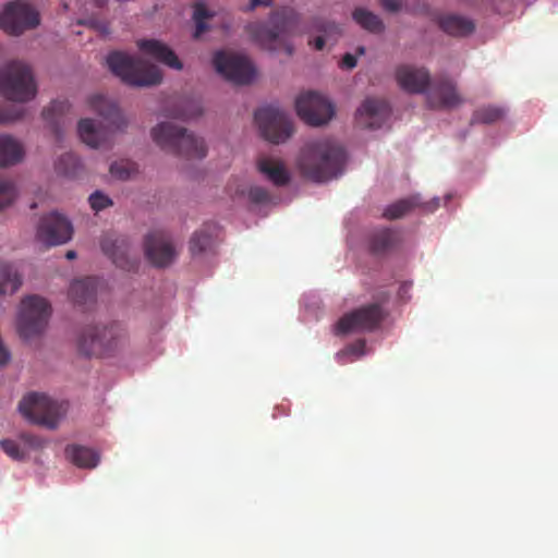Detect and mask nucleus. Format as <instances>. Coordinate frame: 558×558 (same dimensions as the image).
<instances>
[{"label":"nucleus","mask_w":558,"mask_h":558,"mask_svg":"<svg viewBox=\"0 0 558 558\" xmlns=\"http://www.w3.org/2000/svg\"><path fill=\"white\" fill-rule=\"evenodd\" d=\"M365 349H366V342H365V340L361 339V340L355 341L351 345H349L347 348L345 352L357 355V356H362L365 354Z\"/></svg>","instance_id":"43"},{"label":"nucleus","mask_w":558,"mask_h":558,"mask_svg":"<svg viewBox=\"0 0 558 558\" xmlns=\"http://www.w3.org/2000/svg\"><path fill=\"white\" fill-rule=\"evenodd\" d=\"M70 109V105L66 100H54L50 104L49 107L43 110V117L45 120L51 122L53 124V131L56 136H60V131L58 128V118L64 114Z\"/></svg>","instance_id":"32"},{"label":"nucleus","mask_w":558,"mask_h":558,"mask_svg":"<svg viewBox=\"0 0 558 558\" xmlns=\"http://www.w3.org/2000/svg\"><path fill=\"white\" fill-rule=\"evenodd\" d=\"M145 254L157 267L170 265L177 256L169 234L159 230L147 234L145 239Z\"/></svg>","instance_id":"18"},{"label":"nucleus","mask_w":558,"mask_h":558,"mask_svg":"<svg viewBox=\"0 0 558 558\" xmlns=\"http://www.w3.org/2000/svg\"><path fill=\"white\" fill-rule=\"evenodd\" d=\"M101 251L112 263L124 270L133 271L137 268L138 259L131 255L130 243L126 238L116 234H106L100 242Z\"/></svg>","instance_id":"17"},{"label":"nucleus","mask_w":558,"mask_h":558,"mask_svg":"<svg viewBox=\"0 0 558 558\" xmlns=\"http://www.w3.org/2000/svg\"><path fill=\"white\" fill-rule=\"evenodd\" d=\"M0 448L3 452L10 457L14 461H23L27 457V450L22 448L15 440L13 439H2L0 441Z\"/></svg>","instance_id":"37"},{"label":"nucleus","mask_w":558,"mask_h":558,"mask_svg":"<svg viewBox=\"0 0 558 558\" xmlns=\"http://www.w3.org/2000/svg\"><path fill=\"white\" fill-rule=\"evenodd\" d=\"M397 232L390 229L375 231L369 238V250L374 255H384L398 244Z\"/></svg>","instance_id":"27"},{"label":"nucleus","mask_w":558,"mask_h":558,"mask_svg":"<svg viewBox=\"0 0 558 558\" xmlns=\"http://www.w3.org/2000/svg\"><path fill=\"white\" fill-rule=\"evenodd\" d=\"M353 20L371 33H381L385 28L383 21L373 12L357 8L353 11Z\"/></svg>","instance_id":"31"},{"label":"nucleus","mask_w":558,"mask_h":558,"mask_svg":"<svg viewBox=\"0 0 558 558\" xmlns=\"http://www.w3.org/2000/svg\"><path fill=\"white\" fill-rule=\"evenodd\" d=\"M213 62L216 71L233 84H250L255 76L254 65L243 54L218 51L215 53Z\"/></svg>","instance_id":"13"},{"label":"nucleus","mask_w":558,"mask_h":558,"mask_svg":"<svg viewBox=\"0 0 558 558\" xmlns=\"http://www.w3.org/2000/svg\"><path fill=\"white\" fill-rule=\"evenodd\" d=\"M295 108L298 116L314 126L327 123L335 114L332 104L316 92L301 94L295 100Z\"/></svg>","instance_id":"14"},{"label":"nucleus","mask_w":558,"mask_h":558,"mask_svg":"<svg viewBox=\"0 0 558 558\" xmlns=\"http://www.w3.org/2000/svg\"><path fill=\"white\" fill-rule=\"evenodd\" d=\"M37 87L31 68L12 61L0 70V94L12 101L26 102L36 96Z\"/></svg>","instance_id":"6"},{"label":"nucleus","mask_w":558,"mask_h":558,"mask_svg":"<svg viewBox=\"0 0 558 558\" xmlns=\"http://www.w3.org/2000/svg\"><path fill=\"white\" fill-rule=\"evenodd\" d=\"M356 65V57L351 53H345L341 61V66L345 69H353Z\"/></svg>","instance_id":"46"},{"label":"nucleus","mask_w":558,"mask_h":558,"mask_svg":"<svg viewBox=\"0 0 558 558\" xmlns=\"http://www.w3.org/2000/svg\"><path fill=\"white\" fill-rule=\"evenodd\" d=\"M258 170L277 186H283L290 180L284 166L278 160L262 158L258 161Z\"/></svg>","instance_id":"28"},{"label":"nucleus","mask_w":558,"mask_h":558,"mask_svg":"<svg viewBox=\"0 0 558 558\" xmlns=\"http://www.w3.org/2000/svg\"><path fill=\"white\" fill-rule=\"evenodd\" d=\"M213 13L207 9L203 2H198L194 5L193 19L195 21V33L194 37L198 38L203 33L208 29L206 20L210 19Z\"/></svg>","instance_id":"36"},{"label":"nucleus","mask_w":558,"mask_h":558,"mask_svg":"<svg viewBox=\"0 0 558 558\" xmlns=\"http://www.w3.org/2000/svg\"><path fill=\"white\" fill-rule=\"evenodd\" d=\"M89 108L98 113L107 126H96L92 119H82L77 125L81 140L92 148H107L111 146L112 135L126 126V120L118 105L102 95L95 94L88 98Z\"/></svg>","instance_id":"2"},{"label":"nucleus","mask_w":558,"mask_h":558,"mask_svg":"<svg viewBox=\"0 0 558 558\" xmlns=\"http://www.w3.org/2000/svg\"><path fill=\"white\" fill-rule=\"evenodd\" d=\"M20 439L23 441L25 447L31 449H39L44 446V440L33 434L22 433L20 435Z\"/></svg>","instance_id":"42"},{"label":"nucleus","mask_w":558,"mask_h":558,"mask_svg":"<svg viewBox=\"0 0 558 558\" xmlns=\"http://www.w3.org/2000/svg\"><path fill=\"white\" fill-rule=\"evenodd\" d=\"M51 314L50 304L38 295H28L21 302L17 317V331L21 338L28 340L44 332Z\"/></svg>","instance_id":"7"},{"label":"nucleus","mask_w":558,"mask_h":558,"mask_svg":"<svg viewBox=\"0 0 558 558\" xmlns=\"http://www.w3.org/2000/svg\"><path fill=\"white\" fill-rule=\"evenodd\" d=\"M248 198L254 204H266L270 201V194L262 186H252L248 190Z\"/></svg>","instance_id":"41"},{"label":"nucleus","mask_w":558,"mask_h":558,"mask_svg":"<svg viewBox=\"0 0 558 558\" xmlns=\"http://www.w3.org/2000/svg\"><path fill=\"white\" fill-rule=\"evenodd\" d=\"M56 169L59 173L65 177L74 178L78 174L81 161L76 155L68 153L59 158Z\"/></svg>","instance_id":"33"},{"label":"nucleus","mask_w":558,"mask_h":558,"mask_svg":"<svg viewBox=\"0 0 558 558\" xmlns=\"http://www.w3.org/2000/svg\"><path fill=\"white\" fill-rule=\"evenodd\" d=\"M311 32L318 34L313 40L308 41V44L316 50H323L328 43L333 45L341 36L340 26L333 21L325 17H314L311 25Z\"/></svg>","instance_id":"21"},{"label":"nucleus","mask_w":558,"mask_h":558,"mask_svg":"<svg viewBox=\"0 0 558 558\" xmlns=\"http://www.w3.org/2000/svg\"><path fill=\"white\" fill-rule=\"evenodd\" d=\"M107 64L114 75L130 86H154L162 80L158 66L120 51L109 53Z\"/></svg>","instance_id":"5"},{"label":"nucleus","mask_w":558,"mask_h":558,"mask_svg":"<svg viewBox=\"0 0 558 558\" xmlns=\"http://www.w3.org/2000/svg\"><path fill=\"white\" fill-rule=\"evenodd\" d=\"M21 284V276L14 267L9 263L0 262V295L16 292Z\"/></svg>","instance_id":"30"},{"label":"nucleus","mask_w":558,"mask_h":558,"mask_svg":"<svg viewBox=\"0 0 558 558\" xmlns=\"http://www.w3.org/2000/svg\"><path fill=\"white\" fill-rule=\"evenodd\" d=\"M40 23L38 11L27 2H9L0 12V28L14 36L37 27Z\"/></svg>","instance_id":"11"},{"label":"nucleus","mask_w":558,"mask_h":558,"mask_svg":"<svg viewBox=\"0 0 558 558\" xmlns=\"http://www.w3.org/2000/svg\"><path fill=\"white\" fill-rule=\"evenodd\" d=\"M135 171V165L128 160L116 161L110 166L111 175L119 180H128Z\"/></svg>","instance_id":"38"},{"label":"nucleus","mask_w":558,"mask_h":558,"mask_svg":"<svg viewBox=\"0 0 558 558\" xmlns=\"http://www.w3.org/2000/svg\"><path fill=\"white\" fill-rule=\"evenodd\" d=\"M417 197L400 199L391 205H389L385 211L384 216L388 219H398L409 213L415 206H418Z\"/></svg>","instance_id":"34"},{"label":"nucleus","mask_w":558,"mask_h":558,"mask_svg":"<svg viewBox=\"0 0 558 558\" xmlns=\"http://www.w3.org/2000/svg\"><path fill=\"white\" fill-rule=\"evenodd\" d=\"M219 228L215 222L205 223L199 230L195 231L190 240V252L193 256L201 255L214 245L218 236Z\"/></svg>","instance_id":"24"},{"label":"nucleus","mask_w":558,"mask_h":558,"mask_svg":"<svg viewBox=\"0 0 558 558\" xmlns=\"http://www.w3.org/2000/svg\"><path fill=\"white\" fill-rule=\"evenodd\" d=\"M505 116V111L499 107L487 106L481 107L474 111L472 116V123L490 124L497 122Z\"/></svg>","instance_id":"35"},{"label":"nucleus","mask_w":558,"mask_h":558,"mask_svg":"<svg viewBox=\"0 0 558 558\" xmlns=\"http://www.w3.org/2000/svg\"><path fill=\"white\" fill-rule=\"evenodd\" d=\"M386 317L380 304L372 303L344 314L335 325L337 336L354 331H373L377 329Z\"/></svg>","instance_id":"10"},{"label":"nucleus","mask_w":558,"mask_h":558,"mask_svg":"<svg viewBox=\"0 0 558 558\" xmlns=\"http://www.w3.org/2000/svg\"><path fill=\"white\" fill-rule=\"evenodd\" d=\"M142 52L175 70L182 69V62L163 43L156 39H143L137 43Z\"/></svg>","instance_id":"22"},{"label":"nucleus","mask_w":558,"mask_h":558,"mask_svg":"<svg viewBox=\"0 0 558 558\" xmlns=\"http://www.w3.org/2000/svg\"><path fill=\"white\" fill-rule=\"evenodd\" d=\"M426 101L432 109H453L463 102L456 83L447 77H437L426 89Z\"/></svg>","instance_id":"16"},{"label":"nucleus","mask_w":558,"mask_h":558,"mask_svg":"<svg viewBox=\"0 0 558 558\" xmlns=\"http://www.w3.org/2000/svg\"><path fill=\"white\" fill-rule=\"evenodd\" d=\"M16 187L10 180H0V210L10 206L16 197Z\"/></svg>","instance_id":"39"},{"label":"nucleus","mask_w":558,"mask_h":558,"mask_svg":"<svg viewBox=\"0 0 558 558\" xmlns=\"http://www.w3.org/2000/svg\"><path fill=\"white\" fill-rule=\"evenodd\" d=\"M438 24L446 34L456 37H465L475 31V23L471 19L458 14L444 15Z\"/></svg>","instance_id":"25"},{"label":"nucleus","mask_w":558,"mask_h":558,"mask_svg":"<svg viewBox=\"0 0 558 558\" xmlns=\"http://www.w3.org/2000/svg\"><path fill=\"white\" fill-rule=\"evenodd\" d=\"M65 257L68 259H74L76 257V253L74 251H68Z\"/></svg>","instance_id":"49"},{"label":"nucleus","mask_w":558,"mask_h":558,"mask_svg":"<svg viewBox=\"0 0 558 558\" xmlns=\"http://www.w3.org/2000/svg\"><path fill=\"white\" fill-rule=\"evenodd\" d=\"M193 107H194V111L193 112H186V111H180V112H174L172 113V116L174 118H178V119H190V118H193V117H196V116H199L202 113L199 107L195 104H191Z\"/></svg>","instance_id":"45"},{"label":"nucleus","mask_w":558,"mask_h":558,"mask_svg":"<svg viewBox=\"0 0 558 558\" xmlns=\"http://www.w3.org/2000/svg\"><path fill=\"white\" fill-rule=\"evenodd\" d=\"M154 142L165 151L187 159H202L207 149L203 138L195 137L186 129L172 122H161L151 130Z\"/></svg>","instance_id":"4"},{"label":"nucleus","mask_w":558,"mask_h":558,"mask_svg":"<svg viewBox=\"0 0 558 558\" xmlns=\"http://www.w3.org/2000/svg\"><path fill=\"white\" fill-rule=\"evenodd\" d=\"M357 52H359L360 54H363V53L365 52V48H364V47H359V48H357Z\"/></svg>","instance_id":"50"},{"label":"nucleus","mask_w":558,"mask_h":558,"mask_svg":"<svg viewBox=\"0 0 558 558\" xmlns=\"http://www.w3.org/2000/svg\"><path fill=\"white\" fill-rule=\"evenodd\" d=\"M66 454L78 468L93 469L99 462L98 453L95 450L83 446H69L66 448Z\"/></svg>","instance_id":"29"},{"label":"nucleus","mask_w":558,"mask_h":558,"mask_svg":"<svg viewBox=\"0 0 558 558\" xmlns=\"http://www.w3.org/2000/svg\"><path fill=\"white\" fill-rule=\"evenodd\" d=\"M298 25V14L291 8H282L275 11L269 20V25L264 23H251L246 29L253 40L268 50L284 49L288 54L292 53V47L288 37L294 34Z\"/></svg>","instance_id":"3"},{"label":"nucleus","mask_w":558,"mask_h":558,"mask_svg":"<svg viewBox=\"0 0 558 558\" xmlns=\"http://www.w3.org/2000/svg\"><path fill=\"white\" fill-rule=\"evenodd\" d=\"M97 280L93 277L74 280L69 289V298L76 306L93 304L96 299Z\"/></svg>","instance_id":"23"},{"label":"nucleus","mask_w":558,"mask_h":558,"mask_svg":"<svg viewBox=\"0 0 558 558\" xmlns=\"http://www.w3.org/2000/svg\"><path fill=\"white\" fill-rule=\"evenodd\" d=\"M24 150L20 142L12 136H0V168L9 167L23 159Z\"/></svg>","instance_id":"26"},{"label":"nucleus","mask_w":558,"mask_h":558,"mask_svg":"<svg viewBox=\"0 0 558 558\" xmlns=\"http://www.w3.org/2000/svg\"><path fill=\"white\" fill-rule=\"evenodd\" d=\"M88 201L95 211H100L113 205L112 199L100 191L90 194Z\"/></svg>","instance_id":"40"},{"label":"nucleus","mask_w":558,"mask_h":558,"mask_svg":"<svg viewBox=\"0 0 558 558\" xmlns=\"http://www.w3.org/2000/svg\"><path fill=\"white\" fill-rule=\"evenodd\" d=\"M254 119L263 137L270 143H283L293 133L291 119L277 108H260L255 111Z\"/></svg>","instance_id":"12"},{"label":"nucleus","mask_w":558,"mask_h":558,"mask_svg":"<svg viewBox=\"0 0 558 558\" xmlns=\"http://www.w3.org/2000/svg\"><path fill=\"white\" fill-rule=\"evenodd\" d=\"M345 151L342 146L329 138L310 142L299 159L303 177L314 182H326L342 173Z\"/></svg>","instance_id":"1"},{"label":"nucleus","mask_w":558,"mask_h":558,"mask_svg":"<svg viewBox=\"0 0 558 558\" xmlns=\"http://www.w3.org/2000/svg\"><path fill=\"white\" fill-rule=\"evenodd\" d=\"M381 5L386 11L395 13L402 10L404 0H381Z\"/></svg>","instance_id":"44"},{"label":"nucleus","mask_w":558,"mask_h":558,"mask_svg":"<svg viewBox=\"0 0 558 558\" xmlns=\"http://www.w3.org/2000/svg\"><path fill=\"white\" fill-rule=\"evenodd\" d=\"M272 2H274V0H251L248 10L252 11L259 5L270 7L272 4Z\"/></svg>","instance_id":"48"},{"label":"nucleus","mask_w":558,"mask_h":558,"mask_svg":"<svg viewBox=\"0 0 558 558\" xmlns=\"http://www.w3.org/2000/svg\"><path fill=\"white\" fill-rule=\"evenodd\" d=\"M20 413L29 422L56 428L62 414L61 405L44 393L31 392L19 403Z\"/></svg>","instance_id":"9"},{"label":"nucleus","mask_w":558,"mask_h":558,"mask_svg":"<svg viewBox=\"0 0 558 558\" xmlns=\"http://www.w3.org/2000/svg\"><path fill=\"white\" fill-rule=\"evenodd\" d=\"M122 338L123 330L118 324L88 326L77 339V349L86 356L102 355L113 350Z\"/></svg>","instance_id":"8"},{"label":"nucleus","mask_w":558,"mask_h":558,"mask_svg":"<svg viewBox=\"0 0 558 558\" xmlns=\"http://www.w3.org/2000/svg\"><path fill=\"white\" fill-rule=\"evenodd\" d=\"M396 80L400 87L410 94H423L430 85L428 70L410 64H402L397 68Z\"/></svg>","instance_id":"19"},{"label":"nucleus","mask_w":558,"mask_h":558,"mask_svg":"<svg viewBox=\"0 0 558 558\" xmlns=\"http://www.w3.org/2000/svg\"><path fill=\"white\" fill-rule=\"evenodd\" d=\"M390 116V108L386 100L367 98L357 109L356 119L360 125L366 129H379Z\"/></svg>","instance_id":"20"},{"label":"nucleus","mask_w":558,"mask_h":558,"mask_svg":"<svg viewBox=\"0 0 558 558\" xmlns=\"http://www.w3.org/2000/svg\"><path fill=\"white\" fill-rule=\"evenodd\" d=\"M73 228L61 214L51 211L43 216L37 226V239L48 246L60 245L71 240Z\"/></svg>","instance_id":"15"},{"label":"nucleus","mask_w":558,"mask_h":558,"mask_svg":"<svg viewBox=\"0 0 558 558\" xmlns=\"http://www.w3.org/2000/svg\"><path fill=\"white\" fill-rule=\"evenodd\" d=\"M22 117V112H19L14 116H10L5 111H3L1 108H0V123H5V122H10V121H14V120H17Z\"/></svg>","instance_id":"47"}]
</instances>
